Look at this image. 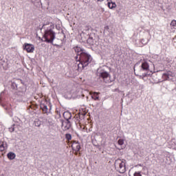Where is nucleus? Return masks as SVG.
Masks as SVG:
<instances>
[{
    "mask_svg": "<svg viewBox=\"0 0 176 176\" xmlns=\"http://www.w3.org/2000/svg\"><path fill=\"white\" fill-rule=\"evenodd\" d=\"M65 138L67 141H71L72 140V135L70 133H67L65 135Z\"/></svg>",
    "mask_w": 176,
    "mask_h": 176,
    "instance_id": "18",
    "label": "nucleus"
},
{
    "mask_svg": "<svg viewBox=\"0 0 176 176\" xmlns=\"http://www.w3.org/2000/svg\"><path fill=\"white\" fill-rule=\"evenodd\" d=\"M98 76L100 79L104 82V83H112V80H111V74L109 72H107L105 69H102L98 72Z\"/></svg>",
    "mask_w": 176,
    "mask_h": 176,
    "instance_id": "3",
    "label": "nucleus"
},
{
    "mask_svg": "<svg viewBox=\"0 0 176 176\" xmlns=\"http://www.w3.org/2000/svg\"><path fill=\"white\" fill-rule=\"evenodd\" d=\"M5 149H8V143H6V142H3V143L0 144V151L3 152Z\"/></svg>",
    "mask_w": 176,
    "mask_h": 176,
    "instance_id": "14",
    "label": "nucleus"
},
{
    "mask_svg": "<svg viewBox=\"0 0 176 176\" xmlns=\"http://www.w3.org/2000/svg\"><path fill=\"white\" fill-rule=\"evenodd\" d=\"M61 34H62L63 35H65V33H64V30H62V31H61Z\"/></svg>",
    "mask_w": 176,
    "mask_h": 176,
    "instance_id": "27",
    "label": "nucleus"
},
{
    "mask_svg": "<svg viewBox=\"0 0 176 176\" xmlns=\"http://www.w3.org/2000/svg\"><path fill=\"white\" fill-rule=\"evenodd\" d=\"M108 7L109 8V9H113L115 8H116V3H113V2H109L107 3Z\"/></svg>",
    "mask_w": 176,
    "mask_h": 176,
    "instance_id": "16",
    "label": "nucleus"
},
{
    "mask_svg": "<svg viewBox=\"0 0 176 176\" xmlns=\"http://www.w3.org/2000/svg\"><path fill=\"white\" fill-rule=\"evenodd\" d=\"M87 42H88V43L91 44L92 42H93V38H88V39H87Z\"/></svg>",
    "mask_w": 176,
    "mask_h": 176,
    "instance_id": "25",
    "label": "nucleus"
},
{
    "mask_svg": "<svg viewBox=\"0 0 176 176\" xmlns=\"http://www.w3.org/2000/svg\"><path fill=\"white\" fill-rule=\"evenodd\" d=\"M17 86H18V85H17V82H12V87L14 89H17Z\"/></svg>",
    "mask_w": 176,
    "mask_h": 176,
    "instance_id": "23",
    "label": "nucleus"
},
{
    "mask_svg": "<svg viewBox=\"0 0 176 176\" xmlns=\"http://www.w3.org/2000/svg\"><path fill=\"white\" fill-rule=\"evenodd\" d=\"M100 93L94 92L91 94V97L92 100H94V101H100Z\"/></svg>",
    "mask_w": 176,
    "mask_h": 176,
    "instance_id": "10",
    "label": "nucleus"
},
{
    "mask_svg": "<svg viewBox=\"0 0 176 176\" xmlns=\"http://www.w3.org/2000/svg\"><path fill=\"white\" fill-rule=\"evenodd\" d=\"M63 117L65 120H70L71 118H72V114L69 111H65L63 113Z\"/></svg>",
    "mask_w": 176,
    "mask_h": 176,
    "instance_id": "12",
    "label": "nucleus"
},
{
    "mask_svg": "<svg viewBox=\"0 0 176 176\" xmlns=\"http://www.w3.org/2000/svg\"><path fill=\"white\" fill-rule=\"evenodd\" d=\"M23 50H26L28 53H34V50H35V46L32 44L25 43L23 45Z\"/></svg>",
    "mask_w": 176,
    "mask_h": 176,
    "instance_id": "6",
    "label": "nucleus"
},
{
    "mask_svg": "<svg viewBox=\"0 0 176 176\" xmlns=\"http://www.w3.org/2000/svg\"><path fill=\"white\" fill-rule=\"evenodd\" d=\"M170 25H172V27L174 30H176V21L173 20L170 23Z\"/></svg>",
    "mask_w": 176,
    "mask_h": 176,
    "instance_id": "19",
    "label": "nucleus"
},
{
    "mask_svg": "<svg viewBox=\"0 0 176 176\" xmlns=\"http://www.w3.org/2000/svg\"><path fill=\"white\" fill-rule=\"evenodd\" d=\"M141 42H142V45H146V43H148V42H149V41L148 40L145 41V39L142 38L141 40Z\"/></svg>",
    "mask_w": 176,
    "mask_h": 176,
    "instance_id": "22",
    "label": "nucleus"
},
{
    "mask_svg": "<svg viewBox=\"0 0 176 176\" xmlns=\"http://www.w3.org/2000/svg\"><path fill=\"white\" fill-rule=\"evenodd\" d=\"M104 0H98V2H102Z\"/></svg>",
    "mask_w": 176,
    "mask_h": 176,
    "instance_id": "28",
    "label": "nucleus"
},
{
    "mask_svg": "<svg viewBox=\"0 0 176 176\" xmlns=\"http://www.w3.org/2000/svg\"><path fill=\"white\" fill-rule=\"evenodd\" d=\"M109 69H111V67H109Z\"/></svg>",
    "mask_w": 176,
    "mask_h": 176,
    "instance_id": "31",
    "label": "nucleus"
},
{
    "mask_svg": "<svg viewBox=\"0 0 176 176\" xmlns=\"http://www.w3.org/2000/svg\"><path fill=\"white\" fill-rule=\"evenodd\" d=\"M171 75H172L171 72H167L166 73H164L162 74V78L164 79V80H169Z\"/></svg>",
    "mask_w": 176,
    "mask_h": 176,
    "instance_id": "11",
    "label": "nucleus"
},
{
    "mask_svg": "<svg viewBox=\"0 0 176 176\" xmlns=\"http://www.w3.org/2000/svg\"><path fill=\"white\" fill-rule=\"evenodd\" d=\"M140 71L146 72L140 76V78L142 79H144V78H148V76H151V75H152V73L149 72V64L147 62H143L142 63Z\"/></svg>",
    "mask_w": 176,
    "mask_h": 176,
    "instance_id": "5",
    "label": "nucleus"
},
{
    "mask_svg": "<svg viewBox=\"0 0 176 176\" xmlns=\"http://www.w3.org/2000/svg\"><path fill=\"white\" fill-rule=\"evenodd\" d=\"M13 121L15 122V123H16V124H20V123H21V120L18 118L17 117H14L13 118Z\"/></svg>",
    "mask_w": 176,
    "mask_h": 176,
    "instance_id": "17",
    "label": "nucleus"
},
{
    "mask_svg": "<svg viewBox=\"0 0 176 176\" xmlns=\"http://www.w3.org/2000/svg\"><path fill=\"white\" fill-rule=\"evenodd\" d=\"M63 130L64 131H67V130H69L71 129V121L69 120H66V121H62V124H61Z\"/></svg>",
    "mask_w": 176,
    "mask_h": 176,
    "instance_id": "9",
    "label": "nucleus"
},
{
    "mask_svg": "<svg viewBox=\"0 0 176 176\" xmlns=\"http://www.w3.org/2000/svg\"><path fill=\"white\" fill-rule=\"evenodd\" d=\"M63 36H64V39H65V38H66L65 34H63Z\"/></svg>",
    "mask_w": 176,
    "mask_h": 176,
    "instance_id": "30",
    "label": "nucleus"
},
{
    "mask_svg": "<svg viewBox=\"0 0 176 176\" xmlns=\"http://www.w3.org/2000/svg\"><path fill=\"white\" fill-rule=\"evenodd\" d=\"M115 168L120 173V174H124V173H126V163L118 159L115 161L114 164Z\"/></svg>",
    "mask_w": 176,
    "mask_h": 176,
    "instance_id": "4",
    "label": "nucleus"
},
{
    "mask_svg": "<svg viewBox=\"0 0 176 176\" xmlns=\"http://www.w3.org/2000/svg\"><path fill=\"white\" fill-rule=\"evenodd\" d=\"M42 28L43 30H45L42 41L53 45V42L56 39V32L53 31L54 25L50 23L44 24Z\"/></svg>",
    "mask_w": 176,
    "mask_h": 176,
    "instance_id": "1",
    "label": "nucleus"
},
{
    "mask_svg": "<svg viewBox=\"0 0 176 176\" xmlns=\"http://www.w3.org/2000/svg\"><path fill=\"white\" fill-rule=\"evenodd\" d=\"M41 109H42L43 112L44 113H47V105L45 104H40Z\"/></svg>",
    "mask_w": 176,
    "mask_h": 176,
    "instance_id": "15",
    "label": "nucleus"
},
{
    "mask_svg": "<svg viewBox=\"0 0 176 176\" xmlns=\"http://www.w3.org/2000/svg\"><path fill=\"white\" fill-rule=\"evenodd\" d=\"M133 176H142V175H141V172L138 171V172H135V173L133 174Z\"/></svg>",
    "mask_w": 176,
    "mask_h": 176,
    "instance_id": "24",
    "label": "nucleus"
},
{
    "mask_svg": "<svg viewBox=\"0 0 176 176\" xmlns=\"http://www.w3.org/2000/svg\"><path fill=\"white\" fill-rule=\"evenodd\" d=\"M91 60H93V58H91V55H90L85 51V53L81 54L78 60H76L80 63L78 65V68H82V69H85V68H86V67H87V65H89L90 63H91Z\"/></svg>",
    "mask_w": 176,
    "mask_h": 176,
    "instance_id": "2",
    "label": "nucleus"
},
{
    "mask_svg": "<svg viewBox=\"0 0 176 176\" xmlns=\"http://www.w3.org/2000/svg\"><path fill=\"white\" fill-rule=\"evenodd\" d=\"M74 50L76 53V60H78V58H80V56H82V54L86 52V50L82 49L80 47H74Z\"/></svg>",
    "mask_w": 176,
    "mask_h": 176,
    "instance_id": "8",
    "label": "nucleus"
},
{
    "mask_svg": "<svg viewBox=\"0 0 176 176\" xmlns=\"http://www.w3.org/2000/svg\"><path fill=\"white\" fill-rule=\"evenodd\" d=\"M72 148L73 151H75V152H79L80 151V143L79 142H76V140L72 141Z\"/></svg>",
    "mask_w": 176,
    "mask_h": 176,
    "instance_id": "7",
    "label": "nucleus"
},
{
    "mask_svg": "<svg viewBox=\"0 0 176 176\" xmlns=\"http://www.w3.org/2000/svg\"><path fill=\"white\" fill-rule=\"evenodd\" d=\"M14 126H16L15 124H14L10 128H9L10 133H13V131H14Z\"/></svg>",
    "mask_w": 176,
    "mask_h": 176,
    "instance_id": "21",
    "label": "nucleus"
},
{
    "mask_svg": "<svg viewBox=\"0 0 176 176\" xmlns=\"http://www.w3.org/2000/svg\"><path fill=\"white\" fill-rule=\"evenodd\" d=\"M16 80H17V82H20L21 83H23V80H21V79H18Z\"/></svg>",
    "mask_w": 176,
    "mask_h": 176,
    "instance_id": "26",
    "label": "nucleus"
},
{
    "mask_svg": "<svg viewBox=\"0 0 176 176\" xmlns=\"http://www.w3.org/2000/svg\"><path fill=\"white\" fill-rule=\"evenodd\" d=\"M74 155H78V151H76Z\"/></svg>",
    "mask_w": 176,
    "mask_h": 176,
    "instance_id": "29",
    "label": "nucleus"
},
{
    "mask_svg": "<svg viewBox=\"0 0 176 176\" xmlns=\"http://www.w3.org/2000/svg\"><path fill=\"white\" fill-rule=\"evenodd\" d=\"M7 157L9 159V160H14V159H16V154L13 152H9L7 154Z\"/></svg>",
    "mask_w": 176,
    "mask_h": 176,
    "instance_id": "13",
    "label": "nucleus"
},
{
    "mask_svg": "<svg viewBox=\"0 0 176 176\" xmlns=\"http://www.w3.org/2000/svg\"><path fill=\"white\" fill-rule=\"evenodd\" d=\"M118 145H123L124 144V140L123 139H120L118 141Z\"/></svg>",
    "mask_w": 176,
    "mask_h": 176,
    "instance_id": "20",
    "label": "nucleus"
}]
</instances>
